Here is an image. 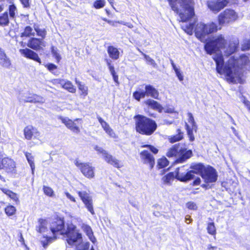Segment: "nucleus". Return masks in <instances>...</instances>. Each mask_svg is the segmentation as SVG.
Listing matches in <instances>:
<instances>
[{"label": "nucleus", "instance_id": "f257e3e1", "mask_svg": "<svg viewBox=\"0 0 250 250\" xmlns=\"http://www.w3.org/2000/svg\"><path fill=\"white\" fill-rule=\"evenodd\" d=\"M226 43L224 37L219 35L208 42L205 45V49L208 54L215 53L213 59L216 62L217 72L220 74H225L228 80L234 82L241 77L245 70L250 69V60L245 54L234 56L230 57L224 64L222 52L219 53V49L224 50V52L227 55H230L236 50L239 43L238 41L235 40L230 42L226 48Z\"/></svg>", "mask_w": 250, "mask_h": 250}, {"label": "nucleus", "instance_id": "f03ea898", "mask_svg": "<svg viewBox=\"0 0 250 250\" xmlns=\"http://www.w3.org/2000/svg\"><path fill=\"white\" fill-rule=\"evenodd\" d=\"M171 9L178 15V20L183 23L181 28L187 34L192 35L195 17L192 0H168Z\"/></svg>", "mask_w": 250, "mask_h": 250}, {"label": "nucleus", "instance_id": "7ed1b4c3", "mask_svg": "<svg viewBox=\"0 0 250 250\" xmlns=\"http://www.w3.org/2000/svg\"><path fill=\"white\" fill-rule=\"evenodd\" d=\"M50 228L53 234L65 235L67 237V242L70 245L74 246L76 243L82 241V234L76 229V227L70 224L65 229L64 221L61 219H57L56 221L52 224Z\"/></svg>", "mask_w": 250, "mask_h": 250}, {"label": "nucleus", "instance_id": "20e7f679", "mask_svg": "<svg viewBox=\"0 0 250 250\" xmlns=\"http://www.w3.org/2000/svg\"><path fill=\"white\" fill-rule=\"evenodd\" d=\"M136 131L146 135H151L156 130V122L145 116L137 115L135 116Z\"/></svg>", "mask_w": 250, "mask_h": 250}, {"label": "nucleus", "instance_id": "39448f33", "mask_svg": "<svg viewBox=\"0 0 250 250\" xmlns=\"http://www.w3.org/2000/svg\"><path fill=\"white\" fill-rule=\"evenodd\" d=\"M192 154L191 150H188L184 145L180 143L173 145L167 152L168 157H177L176 162L177 163H184L190 158Z\"/></svg>", "mask_w": 250, "mask_h": 250}, {"label": "nucleus", "instance_id": "423d86ee", "mask_svg": "<svg viewBox=\"0 0 250 250\" xmlns=\"http://www.w3.org/2000/svg\"><path fill=\"white\" fill-rule=\"evenodd\" d=\"M220 29L221 27H218L217 24L213 22L207 24L200 22L196 25L194 32L196 37L202 41L206 35L215 32Z\"/></svg>", "mask_w": 250, "mask_h": 250}, {"label": "nucleus", "instance_id": "0eeeda50", "mask_svg": "<svg viewBox=\"0 0 250 250\" xmlns=\"http://www.w3.org/2000/svg\"><path fill=\"white\" fill-rule=\"evenodd\" d=\"M56 221H55L56 222ZM55 221L49 224L48 221L45 219H40L38 220V225L36 226V230L40 233H42L44 237L47 239H51L52 236L50 234L53 235L54 238H56L59 235V233L53 234L51 230V226Z\"/></svg>", "mask_w": 250, "mask_h": 250}, {"label": "nucleus", "instance_id": "6e6552de", "mask_svg": "<svg viewBox=\"0 0 250 250\" xmlns=\"http://www.w3.org/2000/svg\"><path fill=\"white\" fill-rule=\"evenodd\" d=\"M94 148L98 153L102 155L103 159L107 164L118 168L123 167V165L121 164L119 160L112 156L108 151L104 150L103 148L96 145L94 146Z\"/></svg>", "mask_w": 250, "mask_h": 250}, {"label": "nucleus", "instance_id": "1a4fd4ad", "mask_svg": "<svg viewBox=\"0 0 250 250\" xmlns=\"http://www.w3.org/2000/svg\"><path fill=\"white\" fill-rule=\"evenodd\" d=\"M74 163L85 177L88 179L94 178L95 167H92L90 163H83L79 160L76 159Z\"/></svg>", "mask_w": 250, "mask_h": 250}, {"label": "nucleus", "instance_id": "9d476101", "mask_svg": "<svg viewBox=\"0 0 250 250\" xmlns=\"http://www.w3.org/2000/svg\"><path fill=\"white\" fill-rule=\"evenodd\" d=\"M237 18L238 16L234 10L227 9L220 14L218 21L220 24H223L234 21Z\"/></svg>", "mask_w": 250, "mask_h": 250}, {"label": "nucleus", "instance_id": "9b49d317", "mask_svg": "<svg viewBox=\"0 0 250 250\" xmlns=\"http://www.w3.org/2000/svg\"><path fill=\"white\" fill-rule=\"evenodd\" d=\"M77 193L85 208L92 215H94L95 212L93 208V200L89 191H78Z\"/></svg>", "mask_w": 250, "mask_h": 250}, {"label": "nucleus", "instance_id": "f8f14e48", "mask_svg": "<svg viewBox=\"0 0 250 250\" xmlns=\"http://www.w3.org/2000/svg\"><path fill=\"white\" fill-rule=\"evenodd\" d=\"M3 169L7 172H13L16 170V163L10 158L3 157L2 154L0 153V169Z\"/></svg>", "mask_w": 250, "mask_h": 250}, {"label": "nucleus", "instance_id": "ddd939ff", "mask_svg": "<svg viewBox=\"0 0 250 250\" xmlns=\"http://www.w3.org/2000/svg\"><path fill=\"white\" fill-rule=\"evenodd\" d=\"M201 177L206 183L215 182L218 175L216 170L212 167L208 166L203 171Z\"/></svg>", "mask_w": 250, "mask_h": 250}, {"label": "nucleus", "instance_id": "4468645a", "mask_svg": "<svg viewBox=\"0 0 250 250\" xmlns=\"http://www.w3.org/2000/svg\"><path fill=\"white\" fill-rule=\"evenodd\" d=\"M184 167L177 168L175 171V178L182 182H187L194 177V170H192L186 172L184 169Z\"/></svg>", "mask_w": 250, "mask_h": 250}, {"label": "nucleus", "instance_id": "2eb2a0df", "mask_svg": "<svg viewBox=\"0 0 250 250\" xmlns=\"http://www.w3.org/2000/svg\"><path fill=\"white\" fill-rule=\"evenodd\" d=\"M61 121L66 125V126L70 129L72 131L76 133H79L80 132V129L77 125L76 122H79L81 121L80 119H76L74 121H72L68 118H60Z\"/></svg>", "mask_w": 250, "mask_h": 250}, {"label": "nucleus", "instance_id": "dca6fc26", "mask_svg": "<svg viewBox=\"0 0 250 250\" xmlns=\"http://www.w3.org/2000/svg\"><path fill=\"white\" fill-rule=\"evenodd\" d=\"M229 2V0H217L215 1H208V7L214 12H218L224 8Z\"/></svg>", "mask_w": 250, "mask_h": 250}, {"label": "nucleus", "instance_id": "f3484780", "mask_svg": "<svg viewBox=\"0 0 250 250\" xmlns=\"http://www.w3.org/2000/svg\"><path fill=\"white\" fill-rule=\"evenodd\" d=\"M27 45L28 47L37 51L42 49V47L45 46V42L42 39L31 38L29 40Z\"/></svg>", "mask_w": 250, "mask_h": 250}, {"label": "nucleus", "instance_id": "a211bd4d", "mask_svg": "<svg viewBox=\"0 0 250 250\" xmlns=\"http://www.w3.org/2000/svg\"><path fill=\"white\" fill-rule=\"evenodd\" d=\"M23 132L24 137L27 140H31L33 137L38 139L40 136V133L37 129L31 125L25 127Z\"/></svg>", "mask_w": 250, "mask_h": 250}, {"label": "nucleus", "instance_id": "6ab92c4d", "mask_svg": "<svg viewBox=\"0 0 250 250\" xmlns=\"http://www.w3.org/2000/svg\"><path fill=\"white\" fill-rule=\"evenodd\" d=\"M140 157L144 164H148L150 169H152L155 164L153 156L147 150H144L140 153Z\"/></svg>", "mask_w": 250, "mask_h": 250}, {"label": "nucleus", "instance_id": "aec40b11", "mask_svg": "<svg viewBox=\"0 0 250 250\" xmlns=\"http://www.w3.org/2000/svg\"><path fill=\"white\" fill-rule=\"evenodd\" d=\"M20 53L24 57L41 63V60L37 53L29 48L21 49L19 50Z\"/></svg>", "mask_w": 250, "mask_h": 250}, {"label": "nucleus", "instance_id": "412c9836", "mask_svg": "<svg viewBox=\"0 0 250 250\" xmlns=\"http://www.w3.org/2000/svg\"><path fill=\"white\" fill-rule=\"evenodd\" d=\"M0 65L4 68H10L11 63L10 59L7 56L4 51L0 48Z\"/></svg>", "mask_w": 250, "mask_h": 250}, {"label": "nucleus", "instance_id": "4be33fe9", "mask_svg": "<svg viewBox=\"0 0 250 250\" xmlns=\"http://www.w3.org/2000/svg\"><path fill=\"white\" fill-rule=\"evenodd\" d=\"M56 83H59L62 87L71 93L76 92V88L72 83L69 81L64 80L57 79L55 80Z\"/></svg>", "mask_w": 250, "mask_h": 250}, {"label": "nucleus", "instance_id": "5701e85b", "mask_svg": "<svg viewBox=\"0 0 250 250\" xmlns=\"http://www.w3.org/2000/svg\"><path fill=\"white\" fill-rule=\"evenodd\" d=\"M145 91L146 96H150L156 99H158L159 93L152 85L150 84L146 85L145 86Z\"/></svg>", "mask_w": 250, "mask_h": 250}, {"label": "nucleus", "instance_id": "b1692460", "mask_svg": "<svg viewBox=\"0 0 250 250\" xmlns=\"http://www.w3.org/2000/svg\"><path fill=\"white\" fill-rule=\"evenodd\" d=\"M145 104L151 108L162 112L163 110L162 106L157 101L152 99H148L144 102Z\"/></svg>", "mask_w": 250, "mask_h": 250}, {"label": "nucleus", "instance_id": "393cba45", "mask_svg": "<svg viewBox=\"0 0 250 250\" xmlns=\"http://www.w3.org/2000/svg\"><path fill=\"white\" fill-rule=\"evenodd\" d=\"M98 119L99 122L100 123L102 127L104 130L111 137H114L115 133L113 130L110 127L108 124L105 122L101 117H98Z\"/></svg>", "mask_w": 250, "mask_h": 250}, {"label": "nucleus", "instance_id": "a878e982", "mask_svg": "<svg viewBox=\"0 0 250 250\" xmlns=\"http://www.w3.org/2000/svg\"><path fill=\"white\" fill-rule=\"evenodd\" d=\"M82 229L87 235L90 241L93 243H95L96 239L93 235V231L91 227L87 225L83 224L82 226Z\"/></svg>", "mask_w": 250, "mask_h": 250}, {"label": "nucleus", "instance_id": "bb28decb", "mask_svg": "<svg viewBox=\"0 0 250 250\" xmlns=\"http://www.w3.org/2000/svg\"><path fill=\"white\" fill-rule=\"evenodd\" d=\"M107 52L111 59L113 60H117L119 59L120 52L117 48L113 46H109L107 48Z\"/></svg>", "mask_w": 250, "mask_h": 250}, {"label": "nucleus", "instance_id": "cd10ccee", "mask_svg": "<svg viewBox=\"0 0 250 250\" xmlns=\"http://www.w3.org/2000/svg\"><path fill=\"white\" fill-rule=\"evenodd\" d=\"M138 50L144 56V59L147 64L151 65L154 68H157L158 65L153 59L148 55L144 53L140 49L138 48Z\"/></svg>", "mask_w": 250, "mask_h": 250}, {"label": "nucleus", "instance_id": "c85d7f7f", "mask_svg": "<svg viewBox=\"0 0 250 250\" xmlns=\"http://www.w3.org/2000/svg\"><path fill=\"white\" fill-rule=\"evenodd\" d=\"M90 244L88 242H83L82 240L74 245L76 250H88Z\"/></svg>", "mask_w": 250, "mask_h": 250}, {"label": "nucleus", "instance_id": "c756f323", "mask_svg": "<svg viewBox=\"0 0 250 250\" xmlns=\"http://www.w3.org/2000/svg\"><path fill=\"white\" fill-rule=\"evenodd\" d=\"M9 22L8 12H5L0 15V25L2 26H7Z\"/></svg>", "mask_w": 250, "mask_h": 250}, {"label": "nucleus", "instance_id": "7c9ffc66", "mask_svg": "<svg viewBox=\"0 0 250 250\" xmlns=\"http://www.w3.org/2000/svg\"><path fill=\"white\" fill-rule=\"evenodd\" d=\"M25 155L28 161V163L30 166L32 170V174H34V170L35 168V166L34 163V157H33L31 153L28 152H25Z\"/></svg>", "mask_w": 250, "mask_h": 250}, {"label": "nucleus", "instance_id": "2f4dec72", "mask_svg": "<svg viewBox=\"0 0 250 250\" xmlns=\"http://www.w3.org/2000/svg\"><path fill=\"white\" fill-rule=\"evenodd\" d=\"M35 35V33L33 28L29 26H27L25 27L24 32L21 34V36L29 37L30 36H34Z\"/></svg>", "mask_w": 250, "mask_h": 250}, {"label": "nucleus", "instance_id": "473e14b6", "mask_svg": "<svg viewBox=\"0 0 250 250\" xmlns=\"http://www.w3.org/2000/svg\"><path fill=\"white\" fill-rule=\"evenodd\" d=\"M146 96V91L141 90V89L136 91L133 94V96L134 99L138 101H139L141 98H145Z\"/></svg>", "mask_w": 250, "mask_h": 250}, {"label": "nucleus", "instance_id": "72a5a7b5", "mask_svg": "<svg viewBox=\"0 0 250 250\" xmlns=\"http://www.w3.org/2000/svg\"><path fill=\"white\" fill-rule=\"evenodd\" d=\"M175 176L173 172H170L164 176L162 178L163 182L166 184H170L171 182L172 181Z\"/></svg>", "mask_w": 250, "mask_h": 250}, {"label": "nucleus", "instance_id": "f704fd0d", "mask_svg": "<svg viewBox=\"0 0 250 250\" xmlns=\"http://www.w3.org/2000/svg\"><path fill=\"white\" fill-rule=\"evenodd\" d=\"M206 167L201 164H198L191 166L190 167L194 170H196V172L194 171L195 173H200L201 175Z\"/></svg>", "mask_w": 250, "mask_h": 250}, {"label": "nucleus", "instance_id": "c9c22d12", "mask_svg": "<svg viewBox=\"0 0 250 250\" xmlns=\"http://www.w3.org/2000/svg\"><path fill=\"white\" fill-rule=\"evenodd\" d=\"M1 190L3 193H4L6 195H7L8 197L14 201H16L18 200V198L17 196V194L10 190L6 188H1Z\"/></svg>", "mask_w": 250, "mask_h": 250}, {"label": "nucleus", "instance_id": "e433bc0d", "mask_svg": "<svg viewBox=\"0 0 250 250\" xmlns=\"http://www.w3.org/2000/svg\"><path fill=\"white\" fill-rule=\"evenodd\" d=\"M168 161L166 157L162 158L158 160L157 167L159 168L165 167L168 165Z\"/></svg>", "mask_w": 250, "mask_h": 250}, {"label": "nucleus", "instance_id": "4c0bfd02", "mask_svg": "<svg viewBox=\"0 0 250 250\" xmlns=\"http://www.w3.org/2000/svg\"><path fill=\"white\" fill-rule=\"evenodd\" d=\"M34 31L37 33L38 36L41 37L43 39L46 35V31L44 29H41L38 26L34 25Z\"/></svg>", "mask_w": 250, "mask_h": 250}, {"label": "nucleus", "instance_id": "58836bf2", "mask_svg": "<svg viewBox=\"0 0 250 250\" xmlns=\"http://www.w3.org/2000/svg\"><path fill=\"white\" fill-rule=\"evenodd\" d=\"M178 134L170 137L169 139V142L171 143H175L176 142L179 141L181 140L183 138V134L181 133V130L178 129Z\"/></svg>", "mask_w": 250, "mask_h": 250}, {"label": "nucleus", "instance_id": "ea45409f", "mask_svg": "<svg viewBox=\"0 0 250 250\" xmlns=\"http://www.w3.org/2000/svg\"><path fill=\"white\" fill-rule=\"evenodd\" d=\"M75 81L76 84L78 85L79 89L82 92L83 94L86 95L87 94V87L84 84H82L80 82L78 81L77 79H76Z\"/></svg>", "mask_w": 250, "mask_h": 250}, {"label": "nucleus", "instance_id": "a19ab883", "mask_svg": "<svg viewBox=\"0 0 250 250\" xmlns=\"http://www.w3.org/2000/svg\"><path fill=\"white\" fill-rule=\"evenodd\" d=\"M51 53L53 57L56 59L57 62H59L62 58L58 52V50L56 47L52 46L51 47Z\"/></svg>", "mask_w": 250, "mask_h": 250}, {"label": "nucleus", "instance_id": "79ce46f5", "mask_svg": "<svg viewBox=\"0 0 250 250\" xmlns=\"http://www.w3.org/2000/svg\"><path fill=\"white\" fill-rule=\"evenodd\" d=\"M208 232L211 235H215L216 228L214 223H209L208 224L207 227Z\"/></svg>", "mask_w": 250, "mask_h": 250}, {"label": "nucleus", "instance_id": "37998d69", "mask_svg": "<svg viewBox=\"0 0 250 250\" xmlns=\"http://www.w3.org/2000/svg\"><path fill=\"white\" fill-rule=\"evenodd\" d=\"M16 209L15 207L11 205L8 206L5 208V212L6 214L8 216L14 215L16 212Z\"/></svg>", "mask_w": 250, "mask_h": 250}, {"label": "nucleus", "instance_id": "c03bdc74", "mask_svg": "<svg viewBox=\"0 0 250 250\" xmlns=\"http://www.w3.org/2000/svg\"><path fill=\"white\" fill-rule=\"evenodd\" d=\"M30 103H43L45 102L44 99L42 96L33 94V100H30Z\"/></svg>", "mask_w": 250, "mask_h": 250}, {"label": "nucleus", "instance_id": "a18cd8bd", "mask_svg": "<svg viewBox=\"0 0 250 250\" xmlns=\"http://www.w3.org/2000/svg\"><path fill=\"white\" fill-rule=\"evenodd\" d=\"M105 1L104 0H96L93 4V6L96 9H100L104 6Z\"/></svg>", "mask_w": 250, "mask_h": 250}, {"label": "nucleus", "instance_id": "49530a36", "mask_svg": "<svg viewBox=\"0 0 250 250\" xmlns=\"http://www.w3.org/2000/svg\"><path fill=\"white\" fill-rule=\"evenodd\" d=\"M20 100L25 102H29L30 100H33V94L25 93L24 95L22 96L20 98Z\"/></svg>", "mask_w": 250, "mask_h": 250}, {"label": "nucleus", "instance_id": "de8ad7c7", "mask_svg": "<svg viewBox=\"0 0 250 250\" xmlns=\"http://www.w3.org/2000/svg\"><path fill=\"white\" fill-rule=\"evenodd\" d=\"M43 190L44 194L48 196L52 197L54 195V191L53 189L47 186H43Z\"/></svg>", "mask_w": 250, "mask_h": 250}, {"label": "nucleus", "instance_id": "09e8293b", "mask_svg": "<svg viewBox=\"0 0 250 250\" xmlns=\"http://www.w3.org/2000/svg\"><path fill=\"white\" fill-rule=\"evenodd\" d=\"M9 13L11 18H14L17 13V8L14 5H11L9 6Z\"/></svg>", "mask_w": 250, "mask_h": 250}, {"label": "nucleus", "instance_id": "8fccbe9b", "mask_svg": "<svg viewBox=\"0 0 250 250\" xmlns=\"http://www.w3.org/2000/svg\"><path fill=\"white\" fill-rule=\"evenodd\" d=\"M188 122L191 124L192 127V129L196 130V124H195L194 118H193L192 114L191 113H188Z\"/></svg>", "mask_w": 250, "mask_h": 250}, {"label": "nucleus", "instance_id": "3c124183", "mask_svg": "<svg viewBox=\"0 0 250 250\" xmlns=\"http://www.w3.org/2000/svg\"><path fill=\"white\" fill-rule=\"evenodd\" d=\"M242 50H248L250 49V40L244 41L242 44Z\"/></svg>", "mask_w": 250, "mask_h": 250}, {"label": "nucleus", "instance_id": "603ef678", "mask_svg": "<svg viewBox=\"0 0 250 250\" xmlns=\"http://www.w3.org/2000/svg\"><path fill=\"white\" fill-rule=\"evenodd\" d=\"M186 127L190 141H193L194 140V137L192 133V129H191L189 125L187 123H186Z\"/></svg>", "mask_w": 250, "mask_h": 250}, {"label": "nucleus", "instance_id": "864d4df0", "mask_svg": "<svg viewBox=\"0 0 250 250\" xmlns=\"http://www.w3.org/2000/svg\"><path fill=\"white\" fill-rule=\"evenodd\" d=\"M142 147L148 148L150 149V150H151V151L154 154H157L158 152V149L154 146L151 145H144L142 146Z\"/></svg>", "mask_w": 250, "mask_h": 250}, {"label": "nucleus", "instance_id": "5fc2aeb1", "mask_svg": "<svg viewBox=\"0 0 250 250\" xmlns=\"http://www.w3.org/2000/svg\"><path fill=\"white\" fill-rule=\"evenodd\" d=\"M186 207L189 209L196 210L197 208L196 205L192 202H189L187 203Z\"/></svg>", "mask_w": 250, "mask_h": 250}, {"label": "nucleus", "instance_id": "6e6d98bb", "mask_svg": "<svg viewBox=\"0 0 250 250\" xmlns=\"http://www.w3.org/2000/svg\"><path fill=\"white\" fill-rule=\"evenodd\" d=\"M175 72L179 80L181 82L183 81L184 80V77L180 70L179 69H178V70H176V71H175Z\"/></svg>", "mask_w": 250, "mask_h": 250}, {"label": "nucleus", "instance_id": "4d7b16f0", "mask_svg": "<svg viewBox=\"0 0 250 250\" xmlns=\"http://www.w3.org/2000/svg\"><path fill=\"white\" fill-rule=\"evenodd\" d=\"M242 101L250 112V102L246 100L243 96H242Z\"/></svg>", "mask_w": 250, "mask_h": 250}, {"label": "nucleus", "instance_id": "13d9d810", "mask_svg": "<svg viewBox=\"0 0 250 250\" xmlns=\"http://www.w3.org/2000/svg\"><path fill=\"white\" fill-rule=\"evenodd\" d=\"M46 67L50 71H52L57 68V66L53 63L47 64L46 65Z\"/></svg>", "mask_w": 250, "mask_h": 250}, {"label": "nucleus", "instance_id": "bf43d9fd", "mask_svg": "<svg viewBox=\"0 0 250 250\" xmlns=\"http://www.w3.org/2000/svg\"><path fill=\"white\" fill-rule=\"evenodd\" d=\"M24 7L28 8L30 6V0H20Z\"/></svg>", "mask_w": 250, "mask_h": 250}, {"label": "nucleus", "instance_id": "052dcab7", "mask_svg": "<svg viewBox=\"0 0 250 250\" xmlns=\"http://www.w3.org/2000/svg\"><path fill=\"white\" fill-rule=\"evenodd\" d=\"M64 194L66 197L69 199L71 201L73 202H76V200L74 197H73L72 195H71L69 192H65Z\"/></svg>", "mask_w": 250, "mask_h": 250}, {"label": "nucleus", "instance_id": "680f3d73", "mask_svg": "<svg viewBox=\"0 0 250 250\" xmlns=\"http://www.w3.org/2000/svg\"><path fill=\"white\" fill-rule=\"evenodd\" d=\"M201 179L200 178L198 177L194 181L193 185L194 186H197L200 184Z\"/></svg>", "mask_w": 250, "mask_h": 250}, {"label": "nucleus", "instance_id": "e2e57ef3", "mask_svg": "<svg viewBox=\"0 0 250 250\" xmlns=\"http://www.w3.org/2000/svg\"><path fill=\"white\" fill-rule=\"evenodd\" d=\"M165 112L166 113H171L174 112V109L172 107H168L165 109Z\"/></svg>", "mask_w": 250, "mask_h": 250}, {"label": "nucleus", "instance_id": "0e129e2a", "mask_svg": "<svg viewBox=\"0 0 250 250\" xmlns=\"http://www.w3.org/2000/svg\"><path fill=\"white\" fill-rule=\"evenodd\" d=\"M111 75H112V76L113 77V79L114 82L118 84L119 83V82H118V77L116 75V73H115L114 74H112Z\"/></svg>", "mask_w": 250, "mask_h": 250}, {"label": "nucleus", "instance_id": "69168bd1", "mask_svg": "<svg viewBox=\"0 0 250 250\" xmlns=\"http://www.w3.org/2000/svg\"><path fill=\"white\" fill-rule=\"evenodd\" d=\"M108 68H109V71H110L111 74L116 73L114 70V67L113 65L111 66H109V67H108Z\"/></svg>", "mask_w": 250, "mask_h": 250}, {"label": "nucleus", "instance_id": "338daca9", "mask_svg": "<svg viewBox=\"0 0 250 250\" xmlns=\"http://www.w3.org/2000/svg\"><path fill=\"white\" fill-rule=\"evenodd\" d=\"M107 23L113 26H116V23H117V22L109 20L107 21Z\"/></svg>", "mask_w": 250, "mask_h": 250}, {"label": "nucleus", "instance_id": "774afa93", "mask_svg": "<svg viewBox=\"0 0 250 250\" xmlns=\"http://www.w3.org/2000/svg\"><path fill=\"white\" fill-rule=\"evenodd\" d=\"M191 219L190 218V216L187 215L185 218V221L187 224H189L191 221Z\"/></svg>", "mask_w": 250, "mask_h": 250}]
</instances>
